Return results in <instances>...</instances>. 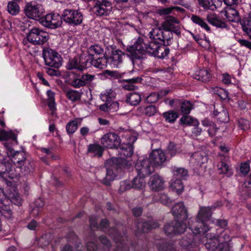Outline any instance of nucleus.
<instances>
[{
	"label": "nucleus",
	"instance_id": "f257e3e1",
	"mask_svg": "<svg viewBox=\"0 0 251 251\" xmlns=\"http://www.w3.org/2000/svg\"><path fill=\"white\" fill-rule=\"evenodd\" d=\"M214 205L211 207H201L197 218L190 219L189 227L195 234H205L209 229L207 223L210 221L212 215V210L215 209Z\"/></svg>",
	"mask_w": 251,
	"mask_h": 251
},
{
	"label": "nucleus",
	"instance_id": "f03ea898",
	"mask_svg": "<svg viewBox=\"0 0 251 251\" xmlns=\"http://www.w3.org/2000/svg\"><path fill=\"white\" fill-rule=\"evenodd\" d=\"M49 34L47 32L38 28H32L27 35V39L23 40L25 47H29L28 42L34 45H42L47 42Z\"/></svg>",
	"mask_w": 251,
	"mask_h": 251
},
{
	"label": "nucleus",
	"instance_id": "7ed1b4c3",
	"mask_svg": "<svg viewBox=\"0 0 251 251\" xmlns=\"http://www.w3.org/2000/svg\"><path fill=\"white\" fill-rule=\"evenodd\" d=\"M150 38L161 45H168L169 41L173 37V34L169 31H165L163 28H153L149 33Z\"/></svg>",
	"mask_w": 251,
	"mask_h": 251
},
{
	"label": "nucleus",
	"instance_id": "20e7f679",
	"mask_svg": "<svg viewBox=\"0 0 251 251\" xmlns=\"http://www.w3.org/2000/svg\"><path fill=\"white\" fill-rule=\"evenodd\" d=\"M43 56L46 65L55 68H58L62 65V59L61 55L52 49H44Z\"/></svg>",
	"mask_w": 251,
	"mask_h": 251
},
{
	"label": "nucleus",
	"instance_id": "39448f33",
	"mask_svg": "<svg viewBox=\"0 0 251 251\" xmlns=\"http://www.w3.org/2000/svg\"><path fill=\"white\" fill-rule=\"evenodd\" d=\"M146 52L158 58H164L167 56L170 50L166 47L151 40L146 44Z\"/></svg>",
	"mask_w": 251,
	"mask_h": 251
},
{
	"label": "nucleus",
	"instance_id": "423d86ee",
	"mask_svg": "<svg viewBox=\"0 0 251 251\" xmlns=\"http://www.w3.org/2000/svg\"><path fill=\"white\" fill-rule=\"evenodd\" d=\"M62 20L70 25L75 26L81 24L83 21V15L78 10L65 9L62 14Z\"/></svg>",
	"mask_w": 251,
	"mask_h": 251
},
{
	"label": "nucleus",
	"instance_id": "0eeeda50",
	"mask_svg": "<svg viewBox=\"0 0 251 251\" xmlns=\"http://www.w3.org/2000/svg\"><path fill=\"white\" fill-rule=\"evenodd\" d=\"M5 148L7 149V153L9 157H11V161L17 167L21 165L27 159H26L25 153L23 151H15L12 148V144L6 142L3 143Z\"/></svg>",
	"mask_w": 251,
	"mask_h": 251
},
{
	"label": "nucleus",
	"instance_id": "6e6552de",
	"mask_svg": "<svg viewBox=\"0 0 251 251\" xmlns=\"http://www.w3.org/2000/svg\"><path fill=\"white\" fill-rule=\"evenodd\" d=\"M186 227L185 223L176 220L166 224L163 229L166 235L174 236L183 233Z\"/></svg>",
	"mask_w": 251,
	"mask_h": 251
},
{
	"label": "nucleus",
	"instance_id": "1a4fd4ad",
	"mask_svg": "<svg viewBox=\"0 0 251 251\" xmlns=\"http://www.w3.org/2000/svg\"><path fill=\"white\" fill-rule=\"evenodd\" d=\"M146 44L142 38H139L131 46L127 48V51L135 59H139L146 52Z\"/></svg>",
	"mask_w": 251,
	"mask_h": 251
},
{
	"label": "nucleus",
	"instance_id": "9d476101",
	"mask_svg": "<svg viewBox=\"0 0 251 251\" xmlns=\"http://www.w3.org/2000/svg\"><path fill=\"white\" fill-rule=\"evenodd\" d=\"M41 23L45 27L55 29L61 25L62 24V16L57 13H50L42 18Z\"/></svg>",
	"mask_w": 251,
	"mask_h": 251
},
{
	"label": "nucleus",
	"instance_id": "9b49d317",
	"mask_svg": "<svg viewBox=\"0 0 251 251\" xmlns=\"http://www.w3.org/2000/svg\"><path fill=\"white\" fill-rule=\"evenodd\" d=\"M24 12L29 18L37 19L42 16L43 10L40 4H36L35 2H30L26 3Z\"/></svg>",
	"mask_w": 251,
	"mask_h": 251
},
{
	"label": "nucleus",
	"instance_id": "f8f14e48",
	"mask_svg": "<svg viewBox=\"0 0 251 251\" xmlns=\"http://www.w3.org/2000/svg\"><path fill=\"white\" fill-rule=\"evenodd\" d=\"M121 140L120 137L114 132L104 134L101 139V143L103 147L109 149H117L120 145Z\"/></svg>",
	"mask_w": 251,
	"mask_h": 251
},
{
	"label": "nucleus",
	"instance_id": "ddd939ff",
	"mask_svg": "<svg viewBox=\"0 0 251 251\" xmlns=\"http://www.w3.org/2000/svg\"><path fill=\"white\" fill-rule=\"evenodd\" d=\"M135 168L138 175L145 176L150 175L154 171V167L149 158L138 160Z\"/></svg>",
	"mask_w": 251,
	"mask_h": 251
},
{
	"label": "nucleus",
	"instance_id": "4468645a",
	"mask_svg": "<svg viewBox=\"0 0 251 251\" xmlns=\"http://www.w3.org/2000/svg\"><path fill=\"white\" fill-rule=\"evenodd\" d=\"M179 22L178 20L172 16L167 17L165 21L161 24V27L165 31H169L174 32L177 36L181 34L180 27L178 25Z\"/></svg>",
	"mask_w": 251,
	"mask_h": 251
},
{
	"label": "nucleus",
	"instance_id": "2eb2a0df",
	"mask_svg": "<svg viewBox=\"0 0 251 251\" xmlns=\"http://www.w3.org/2000/svg\"><path fill=\"white\" fill-rule=\"evenodd\" d=\"M134 225L137 228V231L139 233L141 232H148L159 226L157 221L152 219L142 221L136 220L134 222Z\"/></svg>",
	"mask_w": 251,
	"mask_h": 251
},
{
	"label": "nucleus",
	"instance_id": "dca6fc26",
	"mask_svg": "<svg viewBox=\"0 0 251 251\" xmlns=\"http://www.w3.org/2000/svg\"><path fill=\"white\" fill-rule=\"evenodd\" d=\"M112 3L107 0H97L93 8L94 12L98 16L107 15L112 10Z\"/></svg>",
	"mask_w": 251,
	"mask_h": 251
},
{
	"label": "nucleus",
	"instance_id": "f3484780",
	"mask_svg": "<svg viewBox=\"0 0 251 251\" xmlns=\"http://www.w3.org/2000/svg\"><path fill=\"white\" fill-rule=\"evenodd\" d=\"M201 242L208 251H215L220 244L217 237L213 233H206Z\"/></svg>",
	"mask_w": 251,
	"mask_h": 251
},
{
	"label": "nucleus",
	"instance_id": "a211bd4d",
	"mask_svg": "<svg viewBox=\"0 0 251 251\" xmlns=\"http://www.w3.org/2000/svg\"><path fill=\"white\" fill-rule=\"evenodd\" d=\"M88 59L84 55H81L79 58H74L69 60L68 64V69H77L82 71L87 67Z\"/></svg>",
	"mask_w": 251,
	"mask_h": 251
},
{
	"label": "nucleus",
	"instance_id": "6ab92c4d",
	"mask_svg": "<svg viewBox=\"0 0 251 251\" xmlns=\"http://www.w3.org/2000/svg\"><path fill=\"white\" fill-rule=\"evenodd\" d=\"M149 159L153 167H158L164 165L166 160V157L162 150H155L150 154Z\"/></svg>",
	"mask_w": 251,
	"mask_h": 251
},
{
	"label": "nucleus",
	"instance_id": "aec40b11",
	"mask_svg": "<svg viewBox=\"0 0 251 251\" xmlns=\"http://www.w3.org/2000/svg\"><path fill=\"white\" fill-rule=\"evenodd\" d=\"M173 215L177 220L184 223L188 218V212L183 202H179L175 204L172 209Z\"/></svg>",
	"mask_w": 251,
	"mask_h": 251
},
{
	"label": "nucleus",
	"instance_id": "412c9836",
	"mask_svg": "<svg viewBox=\"0 0 251 251\" xmlns=\"http://www.w3.org/2000/svg\"><path fill=\"white\" fill-rule=\"evenodd\" d=\"M106 165H110L113 168H122L129 170L132 168V163L130 160L121 158H113L106 161Z\"/></svg>",
	"mask_w": 251,
	"mask_h": 251
},
{
	"label": "nucleus",
	"instance_id": "4be33fe9",
	"mask_svg": "<svg viewBox=\"0 0 251 251\" xmlns=\"http://www.w3.org/2000/svg\"><path fill=\"white\" fill-rule=\"evenodd\" d=\"M149 185L153 191H161L164 188V181L161 176L155 175L150 177Z\"/></svg>",
	"mask_w": 251,
	"mask_h": 251
},
{
	"label": "nucleus",
	"instance_id": "5701e85b",
	"mask_svg": "<svg viewBox=\"0 0 251 251\" xmlns=\"http://www.w3.org/2000/svg\"><path fill=\"white\" fill-rule=\"evenodd\" d=\"M124 53L119 50H113L110 56L107 57L108 64L113 67H117L122 62Z\"/></svg>",
	"mask_w": 251,
	"mask_h": 251
},
{
	"label": "nucleus",
	"instance_id": "b1692460",
	"mask_svg": "<svg viewBox=\"0 0 251 251\" xmlns=\"http://www.w3.org/2000/svg\"><path fill=\"white\" fill-rule=\"evenodd\" d=\"M221 161L217 165V169L219 174L231 175V173L227 164L229 156L226 154H220Z\"/></svg>",
	"mask_w": 251,
	"mask_h": 251
},
{
	"label": "nucleus",
	"instance_id": "393cba45",
	"mask_svg": "<svg viewBox=\"0 0 251 251\" xmlns=\"http://www.w3.org/2000/svg\"><path fill=\"white\" fill-rule=\"evenodd\" d=\"M199 5L205 9L214 10L221 4L220 0H198Z\"/></svg>",
	"mask_w": 251,
	"mask_h": 251
},
{
	"label": "nucleus",
	"instance_id": "a878e982",
	"mask_svg": "<svg viewBox=\"0 0 251 251\" xmlns=\"http://www.w3.org/2000/svg\"><path fill=\"white\" fill-rule=\"evenodd\" d=\"M192 77L202 82H207L211 78V75L207 70L201 69L197 71L192 75Z\"/></svg>",
	"mask_w": 251,
	"mask_h": 251
},
{
	"label": "nucleus",
	"instance_id": "bb28decb",
	"mask_svg": "<svg viewBox=\"0 0 251 251\" xmlns=\"http://www.w3.org/2000/svg\"><path fill=\"white\" fill-rule=\"evenodd\" d=\"M106 102L100 106V109L105 112H115L119 109V103L115 101H106Z\"/></svg>",
	"mask_w": 251,
	"mask_h": 251
},
{
	"label": "nucleus",
	"instance_id": "cd10ccee",
	"mask_svg": "<svg viewBox=\"0 0 251 251\" xmlns=\"http://www.w3.org/2000/svg\"><path fill=\"white\" fill-rule=\"evenodd\" d=\"M207 160V156L203 152L199 151L194 153L191 158V162L197 165H201Z\"/></svg>",
	"mask_w": 251,
	"mask_h": 251
},
{
	"label": "nucleus",
	"instance_id": "c85d7f7f",
	"mask_svg": "<svg viewBox=\"0 0 251 251\" xmlns=\"http://www.w3.org/2000/svg\"><path fill=\"white\" fill-rule=\"evenodd\" d=\"M202 125L207 128V132L211 137H213L216 135L219 128L217 127L216 124L208 120L205 119L202 121Z\"/></svg>",
	"mask_w": 251,
	"mask_h": 251
},
{
	"label": "nucleus",
	"instance_id": "c756f323",
	"mask_svg": "<svg viewBox=\"0 0 251 251\" xmlns=\"http://www.w3.org/2000/svg\"><path fill=\"white\" fill-rule=\"evenodd\" d=\"M89 60H91V64L92 65L100 69H105L108 63L107 58L105 56L99 57L98 58H95V57H93L92 59H89Z\"/></svg>",
	"mask_w": 251,
	"mask_h": 251
},
{
	"label": "nucleus",
	"instance_id": "7c9ffc66",
	"mask_svg": "<svg viewBox=\"0 0 251 251\" xmlns=\"http://www.w3.org/2000/svg\"><path fill=\"white\" fill-rule=\"evenodd\" d=\"M225 15L229 21L238 22L240 20L239 13L234 8L230 6L227 8L225 10Z\"/></svg>",
	"mask_w": 251,
	"mask_h": 251
},
{
	"label": "nucleus",
	"instance_id": "2f4dec72",
	"mask_svg": "<svg viewBox=\"0 0 251 251\" xmlns=\"http://www.w3.org/2000/svg\"><path fill=\"white\" fill-rule=\"evenodd\" d=\"M156 245L157 249L160 251H178L172 244L167 243L164 239L157 241Z\"/></svg>",
	"mask_w": 251,
	"mask_h": 251
},
{
	"label": "nucleus",
	"instance_id": "473e14b6",
	"mask_svg": "<svg viewBox=\"0 0 251 251\" xmlns=\"http://www.w3.org/2000/svg\"><path fill=\"white\" fill-rule=\"evenodd\" d=\"M120 156L119 158L130 157L133 153V148L130 144L123 145L118 151Z\"/></svg>",
	"mask_w": 251,
	"mask_h": 251
},
{
	"label": "nucleus",
	"instance_id": "72a5a7b5",
	"mask_svg": "<svg viewBox=\"0 0 251 251\" xmlns=\"http://www.w3.org/2000/svg\"><path fill=\"white\" fill-rule=\"evenodd\" d=\"M184 186L181 180L173 178L171 182V188L178 195L180 194L183 191Z\"/></svg>",
	"mask_w": 251,
	"mask_h": 251
},
{
	"label": "nucleus",
	"instance_id": "f704fd0d",
	"mask_svg": "<svg viewBox=\"0 0 251 251\" xmlns=\"http://www.w3.org/2000/svg\"><path fill=\"white\" fill-rule=\"evenodd\" d=\"M142 80V78L140 77L124 79L123 81L127 83L124 85V88L127 90H133L136 88V86H135L134 84L141 82Z\"/></svg>",
	"mask_w": 251,
	"mask_h": 251
},
{
	"label": "nucleus",
	"instance_id": "c9c22d12",
	"mask_svg": "<svg viewBox=\"0 0 251 251\" xmlns=\"http://www.w3.org/2000/svg\"><path fill=\"white\" fill-rule=\"evenodd\" d=\"M141 101V97L137 93H131L126 96V101L132 105H137Z\"/></svg>",
	"mask_w": 251,
	"mask_h": 251
},
{
	"label": "nucleus",
	"instance_id": "e433bc0d",
	"mask_svg": "<svg viewBox=\"0 0 251 251\" xmlns=\"http://www.w3.org/2000/svg\"><path fill=\"white\" fill-rule=\"evenodd\" d=\"M21 170L22 173L24 175H27L32 172L34 170V163L33 162L27 160L21 166L19 167Z\"/></svg>",
	"mask_w": 251,
	"mask_h": 251
},
{
	"label": "nucleus",
	"instance_id": "4c0bfd02",
	"mask_svg": "<svg viewBox=\"0 0 251 251\" xmlns=\"http://www.w3.org/2000/svg\"><path fill=\"white\" fill-rule=\"evenodd\" d=\"M188 176V171L183 168L174 167L173 169V178L181 179H185Z\"/></svg>",
	"mask_w": 251,
	"mask_h": 251
},
{
	"label": "nucleus",
	"instance_id": "58836bf2",
	"mask_svg": "<svg viewBox=\"0 0 251 251\" xmlns=\"http://www.w3.org/2000/svg\"><path fill=\"white\" fill-rule=\"evenodd\" d=\"M89 55L88 56V60L89 59H92L94 57L95 54L96 55L102 54L103 52V49L99 45H95L91 46L89 50Z\"/></svg>",
	"mask_w": 251,
	"mask_h": 251
},
{
	"label": "nucleus",
	"instance_id": "ea45409f",
	"mask_svg": "<svg viewBox=\"0 0 251 251\" xmlns=\"http://www.w3.org/2000/svg\"><path fill=\"white\" fill-rule=\"evenodd\" d=\"M16 135L11 131H6L4 130H0V140L6 141L11 139L13 142H15L17 144Z\"/></svg>",
	"mask_w": 251,
	"mask_h": 251
},
{
	"label": "nucleus",
	"instance_id": "a19ab883",
	"mask_svg": "<svg viewBox=\"0 0 251 251\" xmlns=\"http://www.w3.org/2000/svg\"><path fill=\"white\" fill-rule=\"evenodd\" d=\"M115 174L113 172L112 168H108L106 169V176L100 179L101 182L106 186L110 185V182L114 179Z\"/></svg>",
	"mask_w": 251,
	"mask_h": 251
},
{
	"label": "nucleus",
	"instance_id": "79ce46f5",
	"mask_svg": "<svg viewBox=\"0 0 251 251\" xmlns=\"http://www.w3.org/2000/svg\"><path fill=\"white\" fill-rule=\"evenodd\" d=\"M144 177L145 176H141L135 177L131 182L133 188L138 189H143L146 185Z\"/></svg>",
	"mask_w": 251,
	"mask_h": 251
},
{
	"label": "nucleus",
	"instance_id": "37998d69",
	"mask_svg": "<svg viewBox=\"0 0 251 251\" xmlns=\"http://www.w3.org/2000/svg\"><path fill=\"white\" fill-rule=\"evenodd\" d=\"M192 21L196 24L200 25L201 28H204L207 31H209L210 29L204 20L200 17L197 15H193L191 17Z\"/></svg>",
	"mask_w": 251,
	"mask_h": 251
},
{
	"label": "nucleus",
	"instance_id": "c03bdc74",
	"mask_svg": "<svg viewBox=\"0 0 251 251\" xmlns=\"http://www.w3.org/2000/svg\"><path fill=\"white\" fill-rule=\"evenodd\" d=\"M180 122L183 125H187L191 126H198L199 124L197 119L187 115L182 117Z\"/></svg>",
	"mask_w": 251,
	"mask_h": 251
},
{
	"label": "nucleus",
	"instance_id": "a18cd8bd",
	"mask_svg": "<svg viewBox=\"0 0 251 251\" xmlns=\"http://www.w3.org/2000/svg\"><path fill=\"white\" fill-rule=\"evenodd\" d=\"M67 98L72 101H76L80 100L81 94L78 91L69 90L65 91Z\"/></svg>",
	"mask_w": 251,
	"mask_h": 251
},
{
	"label": "nucleus",
	"instance_id": "49530a36",
	"mask_svg": "<svg viewBox=\"0 0 251 251\" xmlns=\"http://www.w3.org/2000/svg\"><path fill=\"white\" fill-rule=\"evenodd\" d=\"M7 11L12 15H16L20 11V7L16 1H9L7 5Z\"/></svg>",
	"mask_w": 251,
	"mask_h": 251
},
{
	"label": "nucleus",
	"instance_id": "de8ad7c7",
	"mask_svg": "<svg viewBox=\"0 0 251 251\" xmlns=\"http://www.w3.org/2000/svg\"><path fill=\"white\" fill-rule=\"evenodd\" d=\"M137 110L140 112H144L148 116L154 115L156 112V107L152 105H149L146 107H140L137 108Z\"/></svg>",
	"mask_w": 251,
	"mask_h": 251
},
{
	"label": "nucleus",
	"instance_id": "09e8293b",
	"mask_svg": "<svg viewBox=\"0 0 251 251\" xmlns=\"http://www.w3.org/2000/svg\"><path fill=\"white\" fill-rule=\"evenodd\" d=\"M114 240L116 243L117 249L118 251H128L129 247L126 243L124 239L114 238Z\"/></svg>",
	"mask_w": 251,
	"mask_h": 251
},
{
	"label": "nucleus",
	"instance_id": "8fccbe9b",
	"mask_svg": "<svg viewBox=\"0 0 251 251\" xmlns=\"http://www.w3.org/2000/svg\"><path fill=\"white\" fill-rule=\"evenodd\" d=\"M194 239V235L190 234L188 236L183 237L180 241V245L184 248H188L191 246Z\"/></svg>",
	"mask_w": 251,
	"mask_h": 251
},
{
	"label": "nucleus",
	"instance_id": "3c124183",
	"mask_svg": "<svg viewBox=\"0 0 251 251\" xmlns=\"http://www.w3.org/2000/svg\"><path fill=\"white\" fill-rule=\"evenodd\" d=\"M163 115L165 120L169 123H173L178 117L177 113L173 111L164 113Z\"/></svg>",
	"mask_w": 251,
	"mask_h": 251
},
{
	"label": "nucleus",
	"instance_id": "603ef678",
	"mask_svg": "<svg viewBox=\"0 0 251 251\" xmlns=\"http://www.w3.org/2000/svg\"><path fill=\"white\" fill-rule=\"evenodd\" d=\"M88 151L90 152H93L99 157H100L102 154L103 149L99 145H90L88 148Z\"/></svg>",
	"mask_w": 251,
	"mask_h": 251
},
{
	"label": "nucleus",
	"instance_id": "864d4df0",
	"mask_svg": "<svg viewBox=\"0 0 251 251\" xmlns=\"http://www.w3.org/2000/svg\"><path fill=\"white\" fill-rule=\"evenodd\" d=\"M77 122L76 121L72 120L70 121L66 125V129L68 134L74 133L77 129Z\"/></svg>",
	"mask_w": 251,
	"mask_h": 251
},
{
	"label": "nucleus",
	"instance_id": "5fc2aeb1",
	"mask_svg": "<svg viewBox=\"0 0 251 251\" xmlns=\"http://www.w3.org/2000/svg\"><path fill=\"white\" fill-rule=\"evenodd\" d=\"M11 162V160L4 159L1 162V165L2 167H4L6 172L9 174V175H13V165Z\"/></svg>",
	"mask_w": 251,
	"mask_h": 251
},
{
	"label": "nucleus",
	"instance_id": "6e6d98bb",
	"mask_svg": "<svg viewBox=\"0 0 251 251\" xmlns=\"http://www.w3.org/2000/svg\"><path fill=\"white\" fill-rule=\"evenodd\" d=\"M181 104V110L184 114H188L192 109V104L189 101H184Z\"/></svg>",
	"mask_w": 251,
	"mask_h": 251
},
{
	"label": "nucleus",
	"instance_id": "4d7b16f0",
	"mask_svg": "<svg viewBox=\"0 0 251 251\" xmlns=\"http://www.w3.org/2000/svg\"><path fill=\"white\" fill-rule=\"evenodd\" d=\"M220 244L227 243L230 241L231 238L228 233L226 231H222L217 236Z\"/></svg>",
	"mask_w": 251,
	"mask_h": 251
},
{
	"label": "nucleus",
	"instance_id": "13d9d810",
	"mask_svg": "<svg viewBox=\"0 0 251 251\" xmlns=\"http://www.w3.org/2000/svg\"><path fill=\"white\" fill-rule=\"evenodd\" d=\"M131 188H133L131 182L129 180H125L121 182L119 191L121 193H123Z\"/></svg>",
	"mask_w": 251,
	"mask_h": 251
},
{
	"label": "nucleus",
	"instance_id": "bf43d9fd",
	"mask_svg": "<svg viewBox=\"0 0 251 251\" xmlns=\"http://www.w3.org/2000/svg\"><path fill=\"white\" fill-rule=\"evenodd\" d=\"M243 30L249 35H251V18L247 19L242 25Z\"/></svg>",
	"mask_w": 251,
	"mask_h": 251
},
{
	"label": "nucleus",
	"instance_id": "052dcab7",
	"mask_svg": "<svg viewBox=\"0 0 251 251\" xmlns=\"http://www.w3.org/2000/svg\"><path fill=\"white\" fill-rule=\"evenodd\" d=\"M81 78L83 81L85 83V86L92 84V82L95 78V75H90L88 74H84L81 75Z\"/></svg>",
	"mask_w": 251,
	"mask_h": 251
},
{
	"label": "nucleus",
	"instance_id": "680f3d73",
	"mask_svg": "<svg viewBox=\"0 0 251 251\" xmlns=\"http://www.w3.org/2000/svg\"><path fill=\"white\" fill-rule=\"evenodd\" d=\"M238 126L243 130H247L250 128V124L249 121L241 118L238 120Z\"/></svg>",
	"mask_w": 251,
	"mask_h": 251
},
{
	"label": "nucleus",
	"instance_id": "e2e57ef3",
	"mask_svg": "<svg viewBox=\"0 0 251 251\" xmlns=\"http://www.w3.org/2000/svg\"><path fill=\"white\" fill-rule=\"evenodd\" d=\"M175 7L160 8L157 10V13L160 16H167L172 12Z\"/></svg>",
	"mask_w": 251,
	"mask_h": 251
},
{
	"label": "nucleus",
	"instance_id": "0e129e2a",
	"mask_svg": "<svg viewBox=\"0 0 251 251\" xmlns=\"http://www.w3.org/2000/svg\"><path fill=\"white\" fill-rule=\"evenodd\" d=\"M218 114L219 116L217 119L220 122L225 123L228 121L227 112L226 110H223L222 111L218 112Z\"/></svg>",
	"mask_w": 251,
	"mask_h": 251
},
{
	"label": "nucleus",
	"instance_id": "69168bd1",
	"mask_svg": "<svg viewBox=\"0 0 251 251\" xmlns=\"http://www.w3.org/2000/svg\"><path fill=\"white\" fill-rule=\"evenodd\" d=\"M71 85L76 88H78L85 86V83L83 81L81 77L80 78H75L71 82Z\"/></svg>",
	"mask_w": 251,
	"mask_h": 251
},
{
	"label": "nucleus",
	"instance_id": "338daca9",
	"mask_svg": "<svg viewBox=\"0 0 251 251\" xmlns=\"http://www.w3.org/2000/svg\"><path fill=\"white\" fill-rule=\"evenodd\" d=\"M160 201L164 205H169L172 203V200L165 194H161L159 198Z\"/></svg>",
	"mask_w": 251,
	"mask_h": 251
},
{
	"label": "nucleus",
	"instance_id": "774afa93",
	"mask_svg": "<svg viewBox=\"0 0 251 251\" xmlns=\"http://www.w3.org/2000/svg\"><path fill=\"white\" fill-rule=\"evenodd\" d=\"M168 151L170 154L173 156L178 152V150L174 143H170L168 146Z\"/></svg>",
	"mask_w": 251,
	"mask_h": 251
}]
</instances>
